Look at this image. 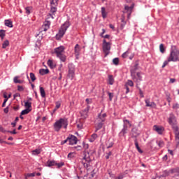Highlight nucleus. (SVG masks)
I'll return each mask as SVG.
<instances>
[{
	"mask_svg": "<svg viewBox=\"0 0 179 179\" xmlns=\"http://www.w3.org/2000/svg\"><path fill=\"white\" fill-rule=\"evenodd\" d=\"M83 146L85 150H87L89 149V144L85 143V142H83ZM85 155L83 158L82 160V164L85 167V169H89L90 167V163L92 162V156H93V154L94 153V150L92 151H86Z\"/></svg>",
	"mask_w": 179,
	"mask_h": 179,
	"instance_id": "f257e3e1",
	"label": "nucleus"
},
{
	"mask_svg": "<svg viewBox=\"0 0 179 179\" xmlns=\"http://www.w3.org/2000/svg\"><path fill=\"white\" fill-rule=\"evenodd\" d=\"M169 61L179 62V49L176 45L171 46Z\"/></svg>",
	"mask_w": 179,
	"mask_h": 179,
	"instance_id": "f03ea898",
	"label": "nucleus"
},
{
	"mask_svg": "<svg viewBox=\"0 0 179 179\" xmlns=\"http://www.w3.org/2000/svg\"><path fill=\"white\" fill-rule=\"evenodd\" d=\"M66 129V127H68V119L66 118H60L59 120H57L54 124V129L57 132L59 131L62 128Z\"/></svg>",
	"mask_w": 179,
	"mask_h": 179,
	"instance_id": "7ed1b4c3",
	"label": "nucleus"
},
{
	"mask_svg": "<svg viewBox=\"0 0 179 179\" xmlns=\"http://www.w3.org/2000/svg\"><path fill=\"white\" fill-rule=\"evenodd\" d=\"M168 121L169 124L171 125L175 135H179L178 127H177V119H176V116L173 113L170 114Z\"/></svg>",
	"mask_w": 179,
	"mask_h": 179,
	"instance_id": "20e7f679",
	"label": "nucleus"
},
{
	"mask_svg": "<svg viewBox=\"0 0 179 179\" xmlns=\"http://www.w3.org/2000/svg\"><path fill=\"white\" fill-rule=\"evenodd\" d=\"M55 53L56 54L57 57L59 58L62 62H65L66 61V56H65V48L64 46H59L55 49Z\"/></svg>",
	"mask_w": 179,
	"mask_h": 179,
	"instance_id": "39448f33",
	"label": "nucleus"
},
{
	"mask_svg": "<svg viewBox=\"0 0 179 179\" xmlns=\"http://www.w3.org/2000/svg\"><path fill=\"white\" fill-rule=\"evenodd\" d=\"M138 69V65L136 64L131 69V76L134 80V82H141L142 80V76H141V73H136V70ZM137 76V78H136Z\"/></svg>",
	"mask_w": 179,
	"mask_h": 179,
	"instance_id": "423d86ee",
	"label": "nucleus"
},
{
	"mask_svg": "<svg viewBox=\"0 0 179 179\" xmlns=\"http://www.w3.org/2000/svg\"><path fill=\"white\" fill-rule=\"evenodd\" d=\"M68 27H69V22H66L64 24H63L59 30V33L56 35V38L57 40H59L64 37V35L65 34L66 30H68Z\"/></svg>",
	"mask_w": 179,
	"mask_h": 179,
	"instance_id": "0eeeda50",
	"label": "nucleus"
},
{
	"mask_svg": "<svg viewBox=\"0 0 179 179\" xmlns=\"http://www.w3.org/2000/svg\"><path fill=\"white\" fill-rule=\"evenodd\" d=\"M107 116V115L106 113H103L101 115V113H100L99 115V117L96 120V121H98V124L96 125V130L95 131L97 132V131H99V129H101V128H102L103 127V122H104V121H106V117Z\"/></svg>",
	"mask_w": 179,
	"mask_h": 179,
	"instance_id": "6e6552de",
	"label": "nucleus"
},
{
	"mask_svg": "<svg viewBox=\"0 0 179 179\" xmlns=\"http://www.w3.org/2000/svg\"><path fill=\"white\" fill-rule=\"evenodd\" d=\"M110 50H111V45L110 43L106 41V40H103V51L105 54V57H107L110 54Z\"/></svg>",
	"mask_w": 179,
	"mask_h": 179,
	"instance_id": "1a4fd4ad",
	"label": "nucleus"
},
{
	"mask_svg": "<svg viewBox=\"0 0 179 179\" xmlns=\"http://www.w3.org/2000/svg\"><path fill=\"white\" fill-rule=\"evenodd\" d=\"M131 122L128 120H123V129L120 131L121 135H125L128 132V127H131Z\"/></svg>",
	"mask_w": 179,
	"mask_h": 179,
	"instance_id": "9d476101",
	"label": "nucleus"
},
{
	"mask_svg": "<svg viewBox=\"0 0 179 179\" xmlns=\"http://www.w3.org/2000/svg\"><path fill=\"white\" fill-rule=\"evenodd\" d=\"M69 78L73 79L75 78V66L73 64H69Z\"/></svg>",
	"mask_w": 179,
	"mask_h": 179,
	"instance_id": "9b49d317",
	"label": "nucleus"
},
{
	"mask_svg": "<svg viewBox=\"0 0 179 179\" xmlns=\"http://www.w3.org/2000/svg\"><path fill=\"white\" fill-rule=\"evenodd\" d=\"M69 145H76L78 143V138L73 135H71L68 137Z\"/></svg>",
	"mask_w": 179,
	"mask_h": 179,
	"instance_id": "f8f14e48",
	"label": "nucleus"
},
{
	"mask_svg": "<svg viewBox=\"0 0 179 179\" xmlns=\"http://www.w3.org/2000/svg\"><path fill=\"white\" fill-rule=\"evenodd\" d=\"M51 3V8H50V16H51L52 19H54V16H55V12H57V7L54 6V1L50 2Z\"/></svg>",
	"mask_w": 179,
	"mask_h": 179,
	"instance_id": "ddd939ff",
	"label": "nucleus"
},
{
	"mask_svg": "<svg viewBox=\"0 0 179 179\" xmlns=\"http://www.w3.org/2000/svg\"><path fill=\"white\" fill-rule=\"evenodd\" d=\"M146 107H152V108H156L157 106L155 102H150V99L145 100Z\"/></svg>",
	"mask_w": 179,
	"mask_h": 179,
	"instance_id": "4468645a",
	"label": "nucleus"
},
{
	"mask_svg": "<svg viewBox=\"0 0 179 179\" xmlns=\"http://www.w3.org/2000/svg\"><path fill=\"white\" fill-rule=\"evenodd\" d=\"M124 9L128 13L127 18L129 19L131 13H132V9H134V4L131 5L130 7L128 6H125Z\"/></svg>",
	"mask_w": 179,
	"mask_h": 179,
	"instance_id": "2eb2a0df",
	"label": "nucleus"
},
{
	"mask_svg": "<svg viewBox=\"0 0 179 179\" xmlns=\"http://www.w3.org/2000/svg\"><path fill=\"white\" fill-rule=\"evenodd\" d=\"M132 138H134V145L136 146V148L137 149L138 152L139 153H143V151L141 150V148L139 147V144L138 143V138H136V136H133Z\"/></svg>",
	"mask_w": 179,
	"mask_h": 179,
	"instance_id": "dca6fc26",
	"label": "nucleus"
},
{
	"mask_svg": "<svg viewBox=\"0 0 179 179\" xmlns=\"http://www.w3.org/2000/svg\"><path fill=\"white\" fill-rule=\"evenodd\" d=\"M50 25H51V22H50L49 21H45L41 27L42 31H47V30L50 29Z\"/></svg>",
	"mask_w": 179,
	"mask_h": 179,
	"instance_id": "f3484780",
	"label": "nucleus"
},
{
	"mask_svg": "<svg viewBox=\"0 0 179 179\" xmlns=\"http://www.w3.org/2000/svg\"><path fill=\"white\" fill-rule=\"evenodd\" d=\"M154 131H156L157 134H159V135H162L164 131V128L163 127H159L157 125L154 126Z\"/></svg>",
	"mask_w": 179,
	"mask_h": 179,
	"instance_id": "a211bd4d",
	"label": "nucleus"
},
{
	"mask_svg": "<svg viewBox=\"0 0 179 179\" xmlns=\"http://www.w3.org/2000/svg\"><path fill=\"white\" fill-rule=\"evenodd\" d=\"M57 164V162L56 161H51V160H48L47 162H46V166L47 167H52L53 166H56Z\"/></svg>",
	"mask_w": 179,
	"mask_h": 179,
	"instance_id": "6ab92c4d",
	"label": "nucleus"
},
{
	"mask_svg": "<svg viewBox=\"0 0 179 179\" xmlns=\"http://www.w3.org/2000/svg\"><path fill=\"white\" fill-rule=\"evenodd\" d=\"M74 50H75L76 56L77 57H79V52H80V47L79 46V44L76 45Z\"/></svg>",
	"mask_w": 179,
	"mask_h": 179,
	"instance_id": "aec40b11",
	"label": "nucleus"
},
{
	"mask_svg": "<svg viewBox=\"0 0 179 179\" xmlns=\"http://www.w3.org/2000/svg\"><path fill=\"white\" fill-rule=\"evenodd\" d=\"M89 111V106L84 110L81 112V115L83 116V118H87V113Z\"/></svg>",
	"mask_w": 179,
	"mask_h": 179,
	"instance_id": "412c9836",
	"label": "nucleus"
},
{
	"mask_svg": "<svg viewBox=\"0 0 179 179\" xmlns=\"http://www.w3.org/2000/svg\"><path fill=\"white\" fill-rule=\"evenodd\" d=\"M39 73L40 75H47L48 73H50V70L41 69L39 70Z\"/></svg>",
	"mask_w": 179,
	"mask_h": 179,
	"instance_id": "4be33fe9",
	"label": "nucleus"
},
{
	"mask_svg": "<svg viewBox=\"0 0 179 179\" xmlns=\"http://www.w3.org/2000/svg\"><path fill=\"white\" fill-rule=\"evenodd\" d=\"M48 66H50V68H51L52 69H53V68H55L56 65L55 63H54V62L51 59H49L48 61Z\"/></svg>",
	"mask_w": 179,
	"mask_h": 179,
	"instance_id": "5701e85b",
	"label": "nucleus"
},
{
	"mask_svg": "<svg viewBox=\"0 0 179 179\" xmlns=\"http://www.w3.org/2000/svg\"><path fill=\"white\" fill-rule=\"evenodd\" d=\"M5 26H7V27H13V24L12 23V21L9 20H6Z\"/></svg>",
	"mask_w": 179,
	"mask_h": 179,
	"instance_id": "b1692460",
	"label": "nucleus"
},
{
	"mask_svg": "<svg viewBox=\"0 0 179 179\" xmlns=\"http://www.w3.org/2000/svg\"><path fill=\"white\" fill-rule=\"evenodd\" d=\"M101 15L103 19H106L107 17V12H106V8L104 7L101 8Z\"/></svg>",
	"mask_w": 179,
	"mask_h": 179,
	"instance_id": "393cba45",
	"label": "nucleus"
},
{
	"mask_svg": "<svg viewBox=\"0 0 179 179\" xmlns=\"http://www.w3.org/2000/svg\"><path fill=\"white\" fill-rule=\"evenodd\" d=\"M156 143L159 148H163L164 146V142L162 140H157Z\"/></svg>",
	"mask_w": 179,
	"mask_h": 179,
	"instance_id": "a878e982",
	"label": "nucleus"
},
{
	"mask_svg": "<svg viewBox=\"0 0 179 179\" xmlns=\"http://www.w3.org/2000/svg\"><path fill=\"white\" fill-rule=\"evenodd\" d=\"M122 24L120 25V29L122 30V29H124V27H125V24H127V22H125V17H122Z\"/></svg>",
	"mask_w": 179,
	"mask_h": 179,
	"instance_id": "bb28decb",
	"label": "nucleus"
},
{
	"mask_svg": "<svg viewBox=\"0 0 179 179\" xmlns=\"http://www.w3.org/2000/svg\"><path fill=\"white\" fill-rule=\"evenodd\" d=\"M108 83L109 85H114V78L112 75L108 76Z\"/></svg>",
	"mask_w": 179,
	"mask_h": 179,
	"instance_id": "cd10ccee",
	"label": "nucleus"
},
{
	"mask_svg": "<svg viewBox=\"0 0 179 179\" xmlns=\"http://www.w3.org/2000/svg\"><path fill=\"white\" fill-rule=\"evenodd\" d=\"M39 89L41 97H45V91L44 90V88L43 87H40Z\"/></svg>",
	"mask_w": 179,
	"mask_h": 179,
	"instance_id": "c85d7f7f",
	"label": "nucleus"
},
{
	"mask_svg": "<svg viewBox=\"0 0 179 179\" xmlns=\"http://www.w3.org/2000/svg\"><path fill=\"white\" fill-rule=\"evenodd\" d=\"M31 9H33L31 6H28L25 8V13H27V15H30V13H31Z\"/></svg>",
	"mask_w": 179,
	"mask_h": 179,
	"instance_id": "c756f323",
	"label": "nucleus"
},
{
	"mask_svg": "<svg viewBox=\"0 0 179 179\" xmlns=\"http://www.w3.org/2000/svg\"><path fill=\"white\" fill-rule=\"evenodd\" d=\"M41 153V150L39 148L34 150L32 151V155H40Z\"/></svg>",
	"mask_w": 179,
	"mask_h": 179,
	"instance_id": "7c9ffc66",
	"label": "nucleus"
},
{
	"mask_svg": "<svg viewBox=\"0 0 179 179\" xmlns=\"http://www.w3.org/2000/svg\"><path fill=\"white\" fill-rule=\"evenodd\" d=\"M169 59H170V57H168V59L166 60V61L164 62V64H163V65H162V68H166V65L169 64V62H173V60H169Z\"/></svg>",
	"mask_w": 179,
	"mask_h": 179,
	"instance_id": "2f4dec72",
	"label": "nucleus"
},
{
	"mask_svg": "<svg viewBox=\"0 0 179 179\" xmlns=\"http://www.w3.org/2000/svg\"><path fill=\"white\" fill-rule=\"evenodd\" d=\"M31 111V109H25V110H23L22 112H21V115H26V114H29V112Z\"/></svg>",
	"mask_w": 179,
	"mask_h": 179,
	"instance_id": "473e14b6",
	"label": "nucleus"
},
{
	"mask_svg": "<svg viewBox=\"0 0 179 179\" xmlns=\"http://www.w3.org/2000/svg\"><path fill=\"white\" fill-rule=\"evenodd\" d=\"M77 128H78V129H82V128H83V121L77 122Z\"/></svg>",
	"mask_w": 179,
	"mask_h": 179,
	"instance_id": "72a5a7b5",
	"label": "nucleus"
},
{
	"mask_svg": "<svg viewBox=\"0 0 179 179\" xmlns=\"http://www.w3.org/2000/svg\"><path fill=\"white\" fill-rule=\"evenodd\" d=\"M14 83H23V80H19V77L15 76L14 78Z\"/></svg>",
	"mask_w": 179,
	"mask_h": 179,
	"instance_id": "f704fd0d",
	"label": "nucleus"
},
{
	"mask_svg": "<svg viewBox=\"0 0 179 179\" xmlns=\"http://www.w3.org/2000/svg\"><path fill=\"white\" fill-rule=\"evenodd\" d=\"M24 106L27 109L30 110V108H31V102L27 101L25 102Z\"/></svg>",
	"mask_w": 179,
	"mask_h": 179,
	"instance_id": "c9c22d12",
	"label": "nucleus"
},
{
	"mask_svg": "<svg viewBox=\"0 0 179 179\" xmlns=\"http://www.w3.org/2000/svg\"><path fill=\"white\" fill-rule=\"evenodd\" d=\"M125 86H130L131 87H134V82H132V80H127V82L125 84Z\"/></svg>",
	"mask_w": 179,
	"mask_h": 179,
	"instance_id": "e433bc0d",
	"label": "nucleus"
},
{
	"mask_svg": "<svg viewBox=\"0 0 179 179\" xmlns=\"http://www.w3.org/2000/svg\"><path fill=\"white\" fill-rule=\"evenodd\" d=\"M159 51H160V52H162V54H164L165 49H164V45H163V43H161V44L159 45Z\"/></svg>",
	"mask_w": 179,
	"mask_h": 179,
	"instance_id": "4c0bfd02",
	"label": "nucleus"
},
{
	"mask_svg": "<svg viewBox=\"0 0 179 179\" xmlns=\"http://www.w3.org/2000/svg\"><path fill=\"white\" fill-rule=\"evenodd\" d=\"M97 138V135H92L91 138H89L90 142H94L96 139Z\"/></svg>",
	"mask_w": 179,
	"mask_h": 179,
	"instance_id": "58836bf2",
	"label": "nucleus"
},
{
	"mask_svg": "<svg viewBox=\"0 0 179 179\" xmlns=\"http://www.w3.org/2000/svg\"><path fill=\"white\" fill-rule=\"evenodd\" d=\"M8 45H9V41H5L3 43L2 48H6L8 47Z\"/></svg>",
	"mask_w": 179,
	"mask_h": 179,
	"instance_id": "ea45409f",
	"label": "nucleus"
},
{
	"mask_svg": "<svg viewBox=\"0 0 179 179\" xmlns=\"http://www.w3.org/2000/svg\"><path fill=\"white\" fill-rule=\"evenodd\" d=\"M56 166H57V169H61V167L65 166V163H64V162H60V163L56 162Z\"/></svg>",
	"mask_w": 179,
	"mask_h": 179,
	"instance_id": "a19ab883",
	"label": "nucleus"
},
{
	"mask_svg": "<svg viewBox=\"0 0 179 179\" xmlns=\"http://www.w3.org/2000/svg\"><path fill=\"white\" fill-rule=\"evenodd\" d=\"M30 78L32 82H34V80H36V76L34 75V73H30Z\"/></svg>",
	"mask_w": 179,
	"mask_h": 179,
	"instance_id": "79ce46f5",
	"label": "nucleus"
},
{
	"mask_svg": "<svg viewBox=\"0 0 179 179\" xmlns=\"http://www.w3.org/2000/svg\"><path fill=\"white\" fill-rule=\"evenodd\" d=\"M59 107H61V102H59V101L56 102V106H55L54 111H57V110H58V108H59Z\"/></svg>",
	"mask_w": 179,
	"mask_h": 179,
	"instance_id": "37998d69",
	"label": "nucleus"
},
{
	"mask_svg": "<svg viewBox=\"0 0 179 179\" xmlns=\"http://www.w3.org/2000/svg\"><path fill=\"white\" fill-rule=\"evenodd\" d=\"M176 142L177 148H179V135L176 136Z\"/></svg>",
	"mask_w": 179,
	"mask_h": 179,
	"instance_id": "c03bdc74",
	"label": "nucleus"
},
{
	"mask_svg": "<svg viewBox=\"0 0 179 179\" xmlns=\"http://www.w3.org/2000/svg\"><path fill=\"white\" fill-rule=\"evenodd\" d=\"M113 62L115 65H118L120 59L118 58H115L113 59Z\"/></svg>",
	"mask_w": 179,
	"mask_h": 179,
	"instance_id": "a18cd8bd",
	"label": "nucleus"
},
{
	"mask_svg": "<svg viewBox=\"0 0 179 179\" xmlns=\"http://www.w3.org/2000/svg\"><path fill=\"white\" fill-rule=\"evenodd\" d=\"M129 54V50H127V52H124L122 55V58H127Z\"/></svg>",
	"mask_w": 179,
	"mask_h": 179,
	"instance_id": "49530a36",
	"label": "nucleus"
},
{
	"mask_svg": "<svg viewBox=\"0 0 179 179\" xmlns=\"http://www.w3.org/2000/svg\"><path fill=\"white\" fill-rule=\"evenodd\" d=\"M173 110H179V104L178 103H174L173 105Z\"/></svg>",
	"mask_w": 179,
	"mask_h": 179,
	"instance_id": "de8ad7c7",
	"label": "nucleus"
},
{
	"mask_svg": "<svg viewBox=\"0 0 179 179\" xmlns=\"http://www.w3.org/2000/svg\"><path fill=\"white\" fill-rule=\"evenodd\" d=\"M169 174H170V172H169V171H164L163 174H162V177H167V176H169Z\"/></svg>",
	"mask_w": 179,
	"mask_h": 179,
	"instance_id": "09e8293b",
	"label": "nucleus"
},
{
	"mask_svg": "<svg viewBox=\"0 0 179 179\" xmlns=\"http://www.w3.org/2000/svg\"><path fill=\"white\" fill-rule=\"evenodd\" d=\"M0 37L3 38L5 37V31L4 30H0Z\"/></svg>",
	"mask_w": 179,
	"mask_h": 179,
	"instance_id": "8fccbe9b",
	"label": "nucleus"
},
{
	"mask_svg": "<svg viewBox=\"0 0 179 179\" xmlns=\"http://www.w3.org/2000/svg\"><path fill=\"white\" fill-rule=\"evenodd\" d=\"M108 96H109V99L111 101V100H113V97H114V94L111 92H109Z\"/></svg>",
	"mask_w": 179,
	"mask_h": 179,
	"instance_id": "3c124183",
	"label": "nucleus"
},
{
	"mask_svg": "<svg viewBox=\"0 0 179 179\" xmlns=\"http://www.w3.org/2000/svg\"><path fill=\"white\" fill-rule=\"evenodd\" d=\"M27 177H36V173H27Z\"/></svg>",
	"mask_w": 179,
	"mask_h": 179,
	"instance_id": "603ef678",
	"label": "nucleus"
},
{
	"mask_svg": "<svg viewBox=\"0 0 179 179\" xmlns=\"http://www.w3.org/2000/svg\"><path fill=\"white\" fill-rule=\"evenodd\" d=\"M24 89L22 86L18 85L17 87V91L18 92H23Z\"/></svg>",
	"mask_w": 179,
	"mask_h": 179,
	"instance_id": "864d4df0",
	"label": "nucleus"
},
{
	"mask_svg": "<svg viewBox=\"0 0 179 179\" xmlns=\"http://www.w3.org/2000/svg\"><path fill=\"white\" fill-rule=\"evenodd\" d=\"M67 157L69 159H72V157H73V152L69 153L68 155H67Z\"/></svg>",
	"mask_w": 179,
	"mask_h": 179,
	"instance_id": "5fc2aeb1",
	"label": "nucleus"
},
{
	"mask_svg": "<svg viewBox=\"0 0 179 179\" xmlns=\"http://www.w3.org/2000/svg\"><path fill=\"white\" fill-rule=\"evenodd\" d=\"M85 101L87 104H92V99H86Z\"/></svg>",
	"mask_w": 179,
	"mask_h": 179,
	"instance_id": "6e6d98bb",
	"label": "nucleus"
},
{
	"mask_svg": "<svg viewBox=\"0 0 179 179\" xmlns=\"http://www.w3.org/2000/svg\"><path fill=\"white\" fill-rule=\"evenodd\" d=\"M113 145H114V143L110 142V143L108 145L107 149H110V148H113Z\"/></svg>",
	"mask_w": 179,
	"mask_h": 179,
	"instance_id": "4d7b16f0",
	"label": "nucleus"
},
{
	"mask_svg": "<svg viewBox=\"0 0 179 179\" xmlns=\"http://www.w3.org/2000/svg\"><path fill=\"white\" fill-rule=\"evenodd\" d=\"M111 155H113V152H111V151H110L108 153V155L106 156V159H110V157L111 156Z\"/></svg>",
	"mask_w": 179,
	"mask_h": 179,
	"instance_id": "13d9d810",
	"label": "nucleus"
},
{
	"mask_svg": "<svg viewBox=\"0 0 179 179\" xmlns=\"http://www.w3.org/2000/svg\"><path fill=\"white\" fill-rule=\"evenodd\" d=\"M13 97H14V99H16V97H20V94H19V93H15V94L13 95Z\"/></svg>",
	"mask_w": 179,
	"mask_h": 179,
	"instance_id": "bf43d9fd",
	"label": "nucleus"
},
{
	"mask_svg": "<svg viewBox=\"0 0 179 179\" xmlns=\"http://www.w3.org/2000/svg\"><path fill=\"white\" fill-rule=\"evenodd\" d=\"M139 93H140L141 97H144L143 92H142V90H141V88H139Z\"/></svg>",
	"mask_w": 179,
	"mask_h": 179,
	"instance_id": "052dcab7",
	"label": "nucleus"
},
{
	"mask_svg": "<svg viewBox=\"0 0 179 179\" xmlns=\"http://www.w3.org/2000/svg\"><path fill=\"white\" fill-rule=\"evenodd\" d=\"M167 159H168L167 155H164V156L162 157V160H164V162H166Z\"/></svg>",
	"mask_w": 179,
	"mask_h": 179,
	"instance_id": "680f3d73",
	"label": "nucleus"
},
{
	"mask_svg": "<svg viewBox=\"0 0 179 179\" xmlns=\"http://www.w3.org/2000/svg\"><path fill=\"white\" fill-rule=\"evenodd\" d=\"M66 142H69L68 138H67L66 140L62 141L61 142V143H62V145H64V143H66Z\"/></svg>",
	"mask_w": 179,
	"mask_h": 179,
	"instance_id": "e2e57ef3",
	"label": "nucleus"
},
{
	"mask_svg": "<svg viewBox=\"0 0 179 179\" xmlns=\"http://www.w3.org/2000/svg\"><path fill=\"white\" fill-rule=\"evenodd\" d=\"M8 134H13V135H15V134H16V130L8 131Z\"/></svg>",
	"mask_w": 179,
	"mask_h": 179,
	"instance_id": "0e129e2a",
	"label": "nucleus"
},
{
	"mask_svg": "<svg viewBox=\"0 0 179 179\" xmlns=\"http://www.w3.org/2000/svg\"><path fill=\"white\" fill-rule=\"evenodd\" d=\"M168 152H169V155H171V156H173V155H174V153L173 152V150H168Z\"/></svg>",
	"mask_w": 179,
	"mask_h": 179,
	"instance_id": "69168bd1",
	"label": "nucleus"
},
{
	"mask_svg": "<svg viewBox=\"0 0 179 179\" xmlns=\"http://www.w3.org/2000/svg\"><path fill=\"white\" fill-rule=\"evenodd\" d=\"M126 87V94H127V93H129V87H128V86L125 85Z\"/></svg>",
	"mask_w": 179,
	"mask_h": 179,
	"instance_id": "338daca9",
	"label": "nucleus"
},
{
	"mask_svg": "<svg viewBox=\"0 0 179 179\" xmlns=\"http://www.w3.org/2000/svg\"><path fill=\"white\" fill-rule=\"evenodd\" d=\"M174 82H176V79H174V78H171L170 79V83H174Z\"/></svg>",
	"mask_w": 179,
	"mask_h": 179,
	"instance_id": "774afa93",
	"label": "nucleus"
}]
</instances>
